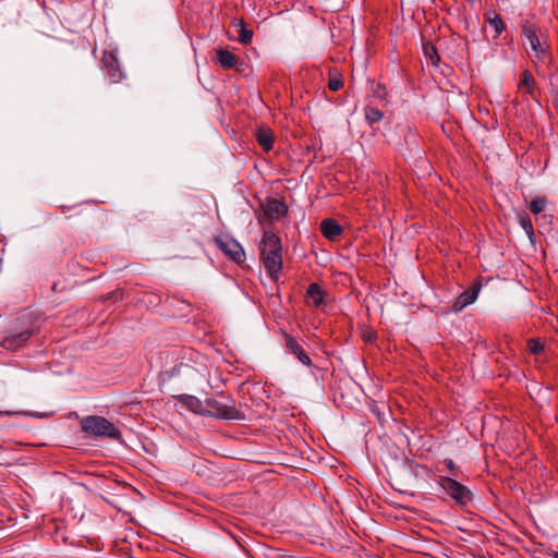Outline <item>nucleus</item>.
Masks as SVG:
<instances>
[{
	"mask_svg": "<svg viewBox=\"0 0 558 558\" xmlns=\"http://www.w3.org/2000/svg\"><path fill=\"white\" fill-rule=\"evenodd\" d=\"M545 205V197H535L534 199L531 201L529 208L533 214L537 215L544 210Z\"/></svg>",
	"mask_w": 558,
	"mask_h": 558,
	"instance_id": "4be33fe9",
	"label": "nucleus"
},
{
	"mask_svg": "<svg viewBox=\"0 0 558 558\" xmlns=\"http://www.w3.org/2000/svg\"><path fill=\"white\" fill-rule=\"evenodd\" d=\"M485 21L493 27L495 32L494 38H497L504 31H506V24L497 13H494L493 16L487 15Z\"/></svg>",
	"mask_w": 558,
	"mask_h": 558,
	"instance_id": "f3484780",
	"label": "nucleus"
},
{
	"mask_svg": "<svg viewBox=\"0 0 558 558\" xmlns=\"http://www.w3.org/2000/svg\"><path fill=\"white\" fill-rule=\"evenodd\" d=\"M286 347L305 366H312V360L294 337L284 332Z\"/></svg>",
	"mask_w": 558,
	"mask_h": 558,
	"instance_id": "9d476101",
	"label": "nucleus"
},
{
	"mask_svg": "<svg viewBox=\"0 0 558 558\" xmlns=\"http://www.w3.org/2000/svg\"><path fill=\"white\" fill-rule=\"evenodd\" d=\"M343 86V80L340 73L338 72H330V77L328 82V87L332 92H338Z\"/></svg>",
	"mask_w": 558,
	"mask_h": 558,
	"instance_id": "412c9836",
	"label": "nucleus"
},
{
	"mask_svg": "<svg viewBox=\"0 0 558 558\" xmlns=\"http://www.w3.org/2000/svg\"><path fill=\"white\" fill-rule=\"evenodd\" d=\"M519 223L527 234V236L532 240L534 236V229L531 218L527 214H522L519 216Z\"/></svg>",
	"mask_w": 558,
	"mask_h": 558,
	"instance_id": "aec40b11",
	"label": "nucleus"
},
{
	"mask_svg": "<svg viewBox=\"0 0 558 558\" xmlns=\"http://www.w3.org/2000/svg\"><path fill=\"white\" fill-rule=\"evenodd\" d=\"M253 37V32L250 29H246L244 26L241 27L239 31V41L241 44L247 45L251 43Z\"/></svg>",
	"mask_w": 558,
	"mask_h": 558,
	"instance_id": "393cba45",
	"label": "nucleus"
},
{
	"mask_svg": "<svg viewBox=\"0 0 558 558\" xmlns=\"http://www.w3.org/2000/svg\"><path fill=\"white\" fill-rule=\"evenodd\" d=\"M556 108H557V111H558V106Z\"/></svg>",
	"mask_w": 558,
	"mask_h": 558,
	"instance_id": "c85d7f7f",
	"label": "nucleus"
},
{
	"mask_svg": "<svg viewBox=\"0 0 558 558\" xmlns=\"http://www.w3.org/2000/svg\"><path fill=\"white\" fill-rule=\"evenodd\" d=\"M320 232L326 239L336 241L341 236L343 228L335 219L327 218L320 222Z\"/></svg>",
	"mask_w": 558,
	"mask_h": 558,
	"instance_id": "9b49d317",
	"label": "nucleus"
},
{
	"mask_svg": "<svg viewBox=\"0 0 558 558\" xmlns=\"http://www.w3.org/2000/svg\"><path fill=\"white\" fill-rule=\"evenodd\" d=\"M204 416L229 421H239L245 417L242 411L236 407L235 401L227 396H221V399H206Z\"/></svg>",
	"mask_w": 558,
	"mask_h": 558,
	"instance_id": "f03ea898",
	"label": "nucleus"
},
{
	"mask_svg": "<svg viewBox=\"0 0 558 558\" xmlns=\"http://www.w3.org/2000/svg\"><path fill=\"white\" fill-rule=\"evenodd\" d=\"M553 557H554V558H558V551H555V553L553 554Z\"/></svg>",
	"mask_w": 558,
	"mask_h": 558,
	"instance_id": "cd10ccee",
	"label": "nucleus"
},
{
	"mask_svg": "<svg viewBox=\"0 0 558 558\" xmlns=\"http://www.w3.org/2000/svg\"><path fill=\"white\" fill-rule=\"evenodd\" d=\"M536 81L531 71L524 70L518 82V92L535 98Z\"/></svg>",
	"mask_w": 558,
	"mask_h": 558,
	"instance_id": "4468645a",
	"label": "nucleus"
},
{
	"mask_svg": "<svg viewBox=\"0 0 558 558\" xmlns=\"http://www.w3.org/2000/svg\"><path fill=\"white\" fill-rule=\"evenodd\" d=\"M529 350L532 354L538 355L544 351V344L539 341V339L532 338L527 342Z\"/></svg>",
	"mask_w": 558,
	"mask_h": 558,
	"instance_id": "5701e85b",
	"label": "nucleus"
},
{
	"mask_svg": "<svg viewBox=\"0 0 558 558\" xmlns=\"http://www.w3.org/2000/svg\"><path fill=\"white\" fill-rule=\"evenodd\" d=\"M178 400L191 412L204 416L205 404L197 397L191 395H181L178 397Z\"/></svg>",
	"mask_w": 558,
	"mask_h": 558,
	"instance_id": "2eb2a0df",
	"label": "nucleus"
},
{
	"mask_svg": "<svg viewBox=\"0 0 558 558\" xmlns=\"http://www.w3.org/2000/svg\"><path fill=\"white\" fill-rule=\"evenodd\" d=\"M215 61L223 70L235 69L236 71H241L239 65H243V62H240L236 54L223 48L216 50Z\"/></svg>",
	"mask_w": 558,
	"mask_h": 558,
	"instance_id": "6e6552de",
	"label": "nucleus"
},
{
	"mask_svg": "<svg viewBox=\"0 0 558 558\" xmlns=\"http://www.w3.org/2000/svg\"><path fill=\"white\" fill-rule=\"evenodd\" d=\"M445 465L451 473L456 474V471L458 470V468L456 466L454 462L451 459H446Z\"/></svg>",
	"mask_w": 558,
	"mask_h": 558,
	"instance_id": "a878e982",
	"label": "nucleus"
},
{
	"mask_svg": "<svg viewBox=\"0 0 558 558\" xmlns=\"http://www.w3.org/2000/svg\"><path fill=\"white\" fill-rule=\"evenodd\" d=\"M265 216L269 220H279L284 217L288 213L287 205L276 198L267 199L266 204L263 207Z\"/></svg>",
	"mask_w": 558,
	"mask_h": 558,
	"instance_id": "1a4fd4ad",
	"label": "nucleus"
},
{
	"mask_svg": "<svg viewBox=\"0 0 558 558\" xmlns=\"http://www.w3.org/2000/svg\"><path fill=\"white\" fill-rule=\"evenodd\" d=\"M215 244L218 248L236 264L245 262V252L241 244L229 235H219L214 238Z\"/></svg>",
	"mask_w": 558,
	"mask_h": 558,
	"instance_id": "39448f33",
	"label": "nucleus"
},
{
	"mask_svg": "<svg viewBox=\"0 0 558 558\" xmlns=\"http://www.w3.org/2000/svg\"><path fill=\"white\" fill-rule=\"evenodd\" d=\"M81 429L90 438H110L119 440L122 433L106 417L99 415H87L80 422Z\"/></svg>",
	"mask_w": 558,
	"mask_h": 558,
	"instance_id": "7ed1b4c3",
	"label": "nucleus"
},
{
	"mask_svg": "<svg viewBox=\"0 0 558 558\" xmlns=\"http://www.w3.org/2000/svg\"><path fill=\"white\" fill-rule=\"evenodd\" d=\"M439 485L452 499H454L460 505H466L472 500L471 490L451 477L440 476Z\"/></svg>",
	"mask_w": 558,
	"mask_h": 558,
	"instance_id": "423d86ee",
	"label": "nucleus"
},
{
	"mask_svg": "<svg viewBox=\"0 0 558 558\" xmlns=\"http://www.w3.org/2000/svg\"><path fill=\"white\" fill-rule=\"evenodd\" d=\"M478 291H480V286L477 284H474L473 287H471L470 289L463 291L454 301L452 307H453V311L454 312H460L462 311L465 306L472 304L477 295H478Z\"/></svg>",
	"mask_w": 558,
	"mask_h": 558,
	"instance_id": "f8f14e48",
	"label": "nucleus"
},
{
	"mask_svg": "<svg viewBox=\"0 0 558 558\" xmlns=\"http://www.w3.org/2000/svg\"><path fill=\"white\" fill-rule=\"evenodd\" d=\"M364 112H365V119L368 122V124H371V125L379 122L384 117V113L375 107L367 106L364 109Z\"/></svg>",
	"mask_w": 558,
	"mask_h": 558,
	"instance_id": "6ab92c4d",
	"label": "nucleus"
},
{
	"mask_svg": "<svg viewBox=\"0 0 558 558\" xmlns=\"http://www.w3.org/2000/svg\"><path fill=\"white\" fill-rule=\"evenodd\" d=\"M101 63L102 69L106 71L111 83H119L122 81L124 73L121 70L117 54L113 51H104Z\"/></svg>",
	"mask_w": 558,
	"mask_h": 558,
	"instance_id": "0eeeda50",
	"label": "nucleus"
},
{
	"mask_svg": "<svg viewBox=\"0 0 558 558\" xmlns=\"http://www.w3.org/2000/svg\"><path fill=\"white\" fill-rule=\"evenodd\" d=\"M260 260L268 276L277 281L282 270V246L280 238L272 231H264L260 242Z\"/></svg>",
	"mask_w": 558,
	"mask_h": 558,
	"instance_id": "f257e3e1",
	"label": "nucleus"
},
{
	"mask_svg": "<svg viewBox=\"0 0 558 558\" xmlns=\"http://www.w3.org/2000/svg\"><path fill=\"white\" fill-rule=\"evenodd\" d=\"M364 337H365V340H367V341H372L373 338H375V336L373 333L365 335Z\"/></svg>",
	"mask_w": 558,
	"mask_h": 558,
	"instance_id": "bb28decb",
	"label": "nucleus"
},
{
	"mask_svg": "<svg viewBox=\"0 0 558 558\" xmlns=\"http://www.w3.org/2000/svg\"><path fill=\"white\" fill-rule=\"evenodd\" d=\"M308 303L318 308L324 303V291L318 283H311L306 291Z\"/></svg>",
	"mask_w": 558,
	"mask_h": 558,
	"instance_id": "dca6fc26",
	"label": "nucleus"
},
{
	"mask_svg": "<svg viewBox=\"0 0 558 558\" xmlns=\"http://www.w3.org/2000/svg\"><path fill=\"white\" fill-rule=\"evenodd\" d=\"M32 332L28 330L22 331L16 335H12L5 339L9 348H17L25 343L31 338Z\"/></svg>",
	"mask_w": 558,
	"mask_h": 558,
	"instance_id": "a211bd4d",
	"label": "nucleus"
},
{
	"mask_svg": "<svg viewBox=\"0 0 558 558\" xmlns=\"http://www.w3.org/2000/svg\"><path fill=\"white\" fill-rule=\"evenodd\" d=\"M255 140L263 150L268 153L274 147L275 135L270 128L262 125L255 132Z\"/></svg>",
	"mask_w": 558,
	"mask_h": 558,
	"instance_id": "ddd939ff",
	"label": "nucleus"
},
{
	"mask_svg": "<svg viewBox=\"0 0 558 558\" xmlns=\"http://www.w3.org/2000/svg\"><path fill=\"white\" fill-rule=\"evenodd\" d=\"M538 32L539 28L534 24L525 23L522 25V35L527 39L535 58L544 62L549 57V46L541 41Z\"/></svg>",
	"mask_w": 558,
	"mask_h": 558,
	"instance_id": "20e7f679",
	"label": "nucleus"
},
{
	"mask_svg": "<svg viewBox=\"0 0 558 558\" xmlns=\"http://www.w3.org/2000/svg\"><path fill=\"white\" fill-rule=\"evenodd\" d=\"M424 52L430 59L433 64H437L439 57L437 54L436 48L433 45H424Z\"/></svg>",
	"mask_w": 558,
	"mask_h": 558,
	"instance_id": "b1692460",
	"label": "nucleus"
}]
</instances>
